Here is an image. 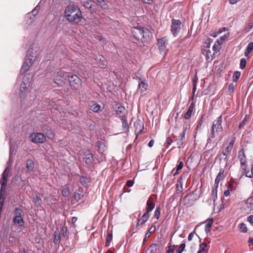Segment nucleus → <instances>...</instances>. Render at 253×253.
<instances>
[{"instance_id":"nucleus-14","label":"nucleus","mask_w":253,"mask_h":253,"mask_svg":"<svg viewBox=\"0 0 253 253\" xmlns=\"http://www.w3.org/2000/svg\"><path fill=\"white\" fill-rule=\"evenodd\" d=\"M41 128L42 131L45 133L46 136L49 139H51L53 138L54 134L50 127L46 125H43L42 126Z\"/></svg>"},{"instance_id":"nucleus-31","label":"nucleus","mask_w":253,"mask_h":253,"mask_svg":"<svg viewBox=\"0 0 253 253\" xmlns=\"http://www.w3.org/2000/svg\"><path fill=\"white\" fill-rule=\"evenodd\" d=\"M26 168L28 170L32 171L34 168V163L33 160L30 159L26 163Z\"/></svg>"},{"instance_id":"nucleus-45","label":"nucleus","mask_w":253,"mask_h":253,"mask_svg":"<svg viewBox=\"0 0 253 253\" xmlns=\"http://www.w3.org/2000/svg\"><path fill=\"white\" fill-rule=\"evenodd\" d=\"M244 173L245 174L246 177L252 178L253 177V173L252 172V170L251 172L248 170L247 171V168H245V169H242Z\"/></svg>"},{"instance_id":"nucleus-27","label":"nucleus","mask_w":253,"mask_h":253,"mask_svg":"<svg viewBox=\"0 0 253 253\" xmlns=\"http://www.w3.org/2000/svg\"><path fill=\"white\" fill-rule=\"evenodd\" d=\"M155 204L154 203L150 201V200H148L146 204V211L145 212H148V213L154 209L155 208Z\"/></svg>"},{"instance_id":"nucleus-29","label":"nucleus","mask_w":253,"mask_h":253,"mask_svg":"<svg viewBox=\"0 0 253 253\" xmlns=\"http://www.w3.org/2000/svg\"><path fill=\"white\" fill-rule=\"evenodd\" d=\"M90 109L93 112L97 113L101 110V106L97 103H93L91 105Z\"/></svg>"},{"instance_id":"nucleus-30","label":"nucleus","mask_w":253,"mask_h":253,"mask_svg":"<svg viewBox=\"0 0 253 253\" xmlns=\"http://www.w3.org/2000/svg\"><path fill=\"white\" fill-rule=\"evenodd\" d=\"M217 185H214V187L212 189L211 195V198L213 200V201H215V200L217 199V188H218Z\"/></svg>"},{"instance_id":"nucleus-43","label":"nucleus","mask_w":253,"mask_h":253,"mask_svg":"<svg viewBox=\"0 0 253 253\" xmlns=\"http://www.w3.org/2000/svg\"><path fill=\"white\" fill-rule=\"evenodd\" d=\"M84 6L87 8L91 9L92 8L90 0H85L84 1Z\"/></svg>"},{"instance_id":"nucleus-15","label":"nucleus","mask_w":253,"mask_h":253,"mask_svg":"<svg viewBox=\"0 0 253 253\" xmlns=\"http://www.w3.org/2000/svg\"><path fill=\"white\" fill-rule=\"evenodd\" d=\"M148 84L144 79L139 78L138 87L141 93L144 92L148 88Z\"/></svg>"},{"instance_id":"nucleus-39","label":"nucleus","mask_w":253,"mask_h":253,"mask_svg":"<svg viewBox=\"0 0 253 253\" xmlns=\"http://www.w3.org/2000/svg\"><path fill=\"white\" fill-rule=\"evenodd\" d=\"M156 227L155 225H152L148 230V232L145 234V237L149 238L152 233L154 232Z\"/></svg>"},{"instance_id":"nucleus-56","label":"nucleus","mask_w":253,"mask_h":253,"mask_svg":"<svg viewBox=\"0 0 253 253\" xmlns=\"http://www.w3.org/2000/svg\"><path fill=\"white\" fill-rule=\"evenodd\" d=\"M207 245L205 242L203 243L200 246V250L199 251L206 252L205 249L207 248Z\"/></svg>"},{"instance_id":"nucleus-36","label":"nucleus","mask_w":253,"mask_h":253,"mask_svg":"<svg viewBox=\"0 0 253 253\" xmlns=\"http://www.w3.org/2000/svg\"><path fill=\"white\" fill-rule=\"evenodd\" d=\"M241 76V72L240 71H235L233 75V81L237 82Z\"/></svg>"},{"instance_id":"nucleus-34","label":"nucleus","mask_w":253,"mask_h":253,"mask_svg":"<svg viewBox=\"0 0 253 253\" xmlns=\"http://www.w3.org/2000/svg\"><path fill=\"white\" fill-rule=\"evenodd\" d=\"M246 204L249 209H253V197H250L247 200Z\"/></svg>"},{"instance_id":"nucleus-38","label":"nucleus","mask_w":253,"mask_h":253,"mask_svg":"<svg viewBox=\"0 0 253 253\" xmlns=\"http://www.w3.org/2000/svg\"><path fill=\"white\" fill-rule=\"evenodd\" d=\"M232 151V149H231L230 147H228L227 146V147L223 150L222 154L226 156V158H224V160H226L227 161V155L231 153Z\"/></svg>"},{"instance_id":"nucleus-61","label":"nucleus","mask_w":253,"mask_h":253,"mask_svg":"<svg viewBox=\"0 0 253 253\" xmlns=\"http://www.w3.org/2000/svg\"><path fill=\"white\" fill-rule=\"evenodd\" d=\"M246 117H247V116H246V117L243 119V120H242L239 124V127L240 128L243 127L245 124H246Z\"/></svg>"},{"instance_id":"nucleus-57","label":"nucleus","mask_w":253,"mask_h":253,"mask_svg":"<svg viewBox=\"0 0 253 253\" xmlns=\"http://www.w3.org/2000/svg\"><path fill=\"white\" fill-rule=\"evenodd\" d=\"M190 124H188V123H185L184 125H183V130H182V132H184L185 133H186V131L190 129Z\"/></svg>"},{"instance_id":"nucleus-51","label":"nucleus","mask_w":253,"mask_h":253,"mask_svg":"<svg viewBox=\"0 0 253 253\" xmlns=\"http://www.w3.org/2000/svg\"><path fill=\"white\" fill-rule=\"evenodd\" d=\"M61 241V237L60 235H55L53 242L55 244H58Z\"/></svg>"},{"instance_id":"nucleus-44","label":"nucleus","mask_w":253,"mask_h":253,"mask_svg":"<svg viewBox=\"0 0 253 253\" xmlns=\"http://www.w3.org/2000/svg\"><path fill=\"white\" fill-rule=\"evenodd\" d=\"M125 110V108L124 106H123L121 105H119L117 107V109L116 110V112L117 113V114L118 115H120V114L124 112Z\"/></svg>"},{"instance_id":"nucleus-55","label":"nucleus","mask_w":253,"mask_h":253,"mask_svg":"<svg viewBox=\"0 0 253 253\" xmlns=\"http://www.w3.org/2000/svg\"><path fill=\"white\" fill-rule=\"evenodd\" d=\"M62 195L65 196L67 197L69 195L70 192L68 188H64L62 190Z\"/></svg>"},{"instance_id":"nucleus-58","label":"nucleus","mask_w":253,"mask_h":253,"mask_svg":"<svg viewBox=\"0 0 253 253\" xmlns=\"http://www.w3.org/2000/svg\"><path fill=\"white\" fill-rule=\"evenodd\" d=\"M67 228L66 227H62L61 229L60 232H61V234L62 236L65 237L67 234Z\"/></svg>"},{"instance_id":"nucleus-10","label":"nucleus","mask_w":253,"mask_h":253,"mask_svg":"<svg viewBox=\"0 0 253 253\" xmlns=\"http://www.w3.org/2000/svg\"><path fill=\"white\" fill-rule=\"evenodd\" d=\"M168 43V41L166 37L157 40V45L160 52H164Z\"/></svg>"},{"instance_id":"nucleus-28","label":"nucleus","mask_w":253,"mask_h":253,"mask_svg":"<svg viewBox=\"0 0 253 253\" xmlns=\"http://www.w3.org/2000/svg\"><path fill=\"white\" fill-rule=\"evenodd\" d=\"M209 46L203 50L202 53L206 56L207 60H209L212 57V54L211 50L209 49Z\"/></svg>"},{"instance_id":"nucleus-13","label":"nucleus","mask_w":253,"mask_h":253,"mask_svg":"<svg viewBox=\"0 0 253 253\" xmlns=\"http://www.w3.org/2000/svg\"><path fill=\"white\" fill-rule=\"evenodd\" d=\"M7 181L2 180V181L0 183L1 187L0 190V211H1L4 202V197L2 194V191H4L6 188Z\"/></svg>"},{"instance_id":"nucleus-37","label":"nucleus","mask_w":253,"mask_h":253,"mask_svg":"<svg viewBox=\"0 0 253 253\" xmlns=\"http://www.w3.org/2000/svg\"><path fill=\"white\" fill-rule=\"evenodd\" d=\"M239 227L240 231L243 233H246L248 231V229L246 225L244 223H241L239 224Z\"/></svg>"},{"instance_id":"nucleus-47","label":"nucleus","mask_w":253,"mask_h":253,"mask_svg":"<svg viewBox=\"0 0 253 253\" xmlns=\"http://www.w3.org/2000/svg\"><path fill=\"white\" fill-rule=\"evenodd\" d=\"M96 146L100 150H103L104 147H105V143L100 141H98L96 142Z\"/></svg>"},{"instance_id":"nucleus-64","label":"nucleus","mask_w":253,"mask_h":253,"mask_svg":"<svg viewBox=\"0 0 253 253\" xmlns=\"http://www.w3.org/2000/svg\"><path fill=\"white\" fill-rule=\"evenodd\" d=\"M248 221L251 224H253V215H250L248 217Z\"/></svg>"},{"instance_id":"nucleus-52","label":"nucleus","mask_w":253,"mask_h":253,"mask_svg":"<svg viewBox=\"0 0 253 253\" xmlns=\"http://www.w3.org/2000/svg\"><path fill=\"white\" fill-rule=\"evenodd\" d=\"M96 1L99 3L100 6L103 8H106V4L104 0H96Z\"/></svg>"},{"instance_id":"nucleus-33","label":"nucleus","mask_w":253,"mask_h":253,"mask_svg":"<svg viewBox=\"0 0 253 253\" xmlns=\"http://www.w3.org/2000/svg\"><path fill=\"white\" fill-rule=\"evenodd\" d=\"M207 221H208V222L205 226V231L207 233H208L209 232H210V228H211V225L213 223V219L212 218H209L207 220Z\"/></svg>"},{"instance_id":"nucleus-23","label":"nucleus","mask_w":253,"mask_h":253,"mask_svg":"<svg viewBox=\"0 0 253 253\" xmlns=\"http://www.w3.org/2000/svg\"><path fill=\"white\" fill-rule=\"evenodd\" d=\"M40 9V6L39 5H37L35 7V8L32 11L31 13H29L27 14V17H29L30 19L34 18L39 12Z\"/></svg>"},{"instance_id":"nucleus-41","label":"nucleus","mask_w":253,"mask_h":253,"mask_svg":"<svg viewBox=\"0 0 253 253\" xmlns=\"http://www.w3.org/2000/svg\"><path fill=\"white\" fill-rule=\"evenodd\" d=\"M113 239V235L112 233H109L107 235V238L106 239V246L108 247L110 246V243Z\"/></svg>"},{"instance_id":"nucleus-1","label":"nucleus","mask_w":253,"mask_h":253,"mask_svg":"<svg viewBox=\"0 0 253 253\" xmlns=\"http://www.w3.org/2000/svg\"><path fill=\"white\" fill-rule=\"evenodd\" d=\"M65 15L66 19L73 23H78L81 21L82 14L77 6L71 5L65 9Z\"/></svg>"},{"instance_id":"nucleus-5","label":"nucleus","mask_w":253,"mask_h":253,"mask_svg":"<svg viewBox=\"0 0 253 253\" xmlns=\"http://www.w3.org/2000/svg\"><path fill=\"white\" fill-rule=\"evenodd\" d=\"M35 59V56L31 55L29 53L26 55L25 62H24L20 70V74H25L32 65Z\"/></svg>"},{"instance_id":"nucleus-22","label":"nucleus","mask_w":253,"mask_h":253,"mask_svg":"<svg viewBox=\"0 0 253 253\" xmlns=\"http://www.w3.org/2000/svg\"><path fill=\"white\" fill-rule=\"evenodd\" d=\"M84 159L85 163L88 165H91L92 164L93 158V155L91 153L84 155Z\"/></svg>"},{"instance_id":"nucleus-7","label":"nucleus","mask_w":253,"mask_h":253,"mask_svg":"<svg viewBox=\"0 0 253 253\" xmlns=\"http://www.w3.org/2000/svg\"><path fill=\"white\" fill-rule=\"evenodd\" d=\"M31 141L35 143H42L45 140L44 135L40 132L33 133L30 136Z\"/></svg>"},{"instance_id":"nucleus-53","label":"nucleus","mask_w":253,"mask_h":253,"mask_svg":"<svg viewBox=\"0 0 253 253\" xmlns=\"http://www.w3.org/2000/svg\"><path fill=\"white\" fill-rule=\"evenodd\" d=\"M253 28V24L252 23L245 27L244 31L247 33L250 32Z\"/></svg>"},{"instance_id":"nucleus-11","label":"nucleus","mask_w":253,"mask_h":253,"mask_svg":"<svg viewBox=\"0 0 253 253\" xmlns=\"http://www.w3.org/2000/svg\"><path fill=\"white\" fill-rule=\"evenodd\" d=\"M152 37V35L150 30L143 27L141 41L142 42H147L150 40Z\"/></svg>"},{"instance_id":"nucleus-48","label":"nucleus","mask_w":253,"mask_h":253,"mask_svg":"<svg viewBox=\"0 0 253 253\" xmlns=\"http://www.w3.org/2000/svg\"><path fill=\"white\" fill-rule=\"evenodd\" d=\"M149 250H150L151 253H155L157 251V245L155 244L151 245L147 251Z\"/></svg>"},{"instance_id":"nucleus-24","label":"nucleus","mask_w":253,"mask_h":253,"mask_svg":"<svg viewBox=\"0 0 253 253\" xmlns=\"http://www.w3.org/2000/svg\"><path fill=\"white\" fill-rule=\"evenodd\" d=\"M179 137L180 139L177 142V145L179 148H181L185 141V133L184 132L180 133Z\"/></svg>"},{"instance_id":"nucleus-25","label":"nucleus","mask_w":253,"mask_h":253,"mask_svg":"<svg viewBox=\"0 0 253 253\" xmlns=\"http://www.w3.org/2000/svg\"><path fill=\"white\" fill-rule=\"evenodd\" d=\"M224 169L222 168L220 169L219 172L218 174V175L216 176L215 179V183L214 185H218V183L219 181H220L221 179L223 178V174H224Z\"/></svg>"},{"instance_id":"nucleus-49","label":"nucleus","mask_w":253,"mask_h":253,"mask_svg":"<svg viewBox=\"0 0 253 253\" xmlns=\"http://www.w3.org/2000/svg\"><path fill=\"white\" fill-rule=\"evenodd\" d=\"M185 248V244L184 243H182L180 245L179 248L177 249V250L176 251V253H182V252L184 250Z\"/></svg>"},{"instance_id":"nucleus-16","label":"nucleus","mask_w":253,"mask_h":253,"mask_svg":"<svg viewBox=\"0 0 253 253\" xmlns=\"http://www.w3.org/2000/svg\"><path fill=\"white\" fill-rule=\"evenodd\" d=\"M134 126L136 136L141 133L144 128L143 124L140 120L136 121L134 124Z\"/></svg>"},{"instance_id":"nucleus-8","label":"nucleus","mask_w":253,"mask_h":253,"mask_svg":"<svg viewBox=\"0 0 253 253\" xmlns=\"http://www.w3.org/2000/svg\"><path fill=\"white\" fill-rule=\"evenodd\" d=\"M181 22L179 20L172 19L170 26V30L172 35L175 37L179 32Z\"/></svg>"},{"instance_id":"nucleus-26","label":"nucleus","mask_w":253,"mask_h":253,"mask_svg":"<svg viewBox=\"0 0 253 253\" xmlns=\"http://www.w3.org/2000/svg\"><path fill=\"white\" fill-rule=\"evenodd\" d=\"M80 182L82 184V185L84 187H87L89 185L90 183V180L86 177L84 176H81L80 177Z\"/></svg>"},{"instance_id":"nucleus-20","label":"nucleus","mask_w":253,"mask_h":253,"mask_svg":"<svg viewBox=\"0 0 253 253\" xmlns=\"http://www.w3.org/2000/svg\"><path fill=\"white\" fill-rule=\"evenodd\" d=\"M194 108V104L193 102H192L189 106L187 111L185 113L184 115V118L185 119L188 120L191 117L192 113L193 111Z\"/></svg>"},{"instance_id":"nucleus-50","label":"nucleus","mask_w":253,"mask_h":253,"mask_svg":"<svg viewBox=\"0 0 253 253\" xmlns=\"http://www.w3.org/2000/svg\"><path fill=\"white\" fill-rule=\"evenodd\" d=\"M173 142V139L171 137H168L166 139V142L165 143V147L167 148H169V145L171 144Z\"/></svg>"},{"instance_id":"nucleus-19","label":"nucleus","mask_w":253,"mask_h":253,"mask_svg":"<svg viewBox=\"0 0 253 253\" xmlns=\"http://www.w3.org/2000/svg\"><path fill=\"white\" fill-rule=\"evenodd\" d=\"M22 217L21 216H15L13 218L14 223L19 228L24 226V221Z\"/></svg>"},{"instance_id":"nucleus-59","label":"nucleus","mask_w":253,"mask_h":253,"mask_svg":"<svg viewBox=\"0 0 253 253\" xmlns=\"http://www.w3.org/2000/svg\"><path fill=\"white\" fill-rule=\"evenodd\" d=\"M246 49L251 52V51L253 50V42H250L248 44Z\"/></svg>"},{"instance_id":"nucleus-62","label":"nucleus","mask_w":253,"mask_h":253,"mask_svg":"<svg viewBox=\"0 0 253 253\" xmlns=\"http://www.w3.org/2000/svg\"><path fill=\"white\" fill-rule=\"evenodd\" d=\"M8 240L10 243H14L16 242V238L15 236L10 235Z\"/></svg>"},{"instance_id":"nucleus-18","label":"nucleus","mask_w":253,"mask_h":253,"mask_svg":"<svg viewBox=\"0 0 253 253\" xmlns=\"http://www.w3.org/2000/svg\"><path fill=\"white\" fill-rule=\"evenodd\" d=\"M150 216V214L148 213V212H145L143 215L141 216V218L137 220V223L136 226L140 225H143L145 222L147 221Z\"/></svg>"},{"instance_id":"nucleus-12","label":"nucleus","mask_w":253,"mask_h":253,"mask_svg":"<svg viewBox=\"0 0 253 253\" xmlns=\"http://www.w3.org/2000/svg\"><path fill=\"white\" fill-rule=\"evenodd\" d=\"M96 63L101 68H106L107 66V62L105 58L102 55H98L95 58Z\"/></svg>"},{"instance_id":"nucleus-63","label":"nucleus","mask_w":253,"mask_h":253,"mask_svg":"<svg viewBox=\"0 0 253 253\" xmlns=\"http://www.w3.org/2000/svg\"><path fill=\"white\" fill-rule=\"evenodd\" d=\"M133 184H134L133 180H129L126 182V185L128 187H131L133 185Z\"/></svg>"},{"instance_id":"nucleus-2","label":"nucleus","mask_w":253,"mask_h":253,"mask_svg":"<svg viewBox=\"0 0 253 253\" xmlns=\"http://www.w3.org/2000/svg\"><path fill=\"white\" fill-rule=\"evenodd\" d=\"M222 115H220L215 120L212 125L211 132L210 133V137L208 139V143H211L212 141L211 139L214 138L215 137V131L216 132H220L223 130V127L222 126Z\"/></svg>"},{"instance_id":"nucleus-60","label":"nucleus","mask_w":253,"mask_h":253,"mask_svg":"<svg viewBox=\"0 0 253 253\" xmlns=\"http://www.w3.org/2000/svg\"><path fill=\"white\" fill-rule=\"evenodd\" d=\"M235 85L233 83H230L229 84L228 90L230 92H233L234 90Z\"/></svg>"},{"instance_id":"nucleus-40","label":"nucleus","mask_w":253,"mask_h":253,"mask_svg":"<svg viewBox=\"0 0 253 253\" xmlns=\"http://www.w3.org/2000/svg\"><path fill=\"white\" fill-rule=\"evenodd\" d=\"M9 172V170H8V168H6L5 170H4L2 174V179L4 181H7V177H8V174Z\"/></svg>"},{"instance_id":"nucleus-6","label":"nucleus","mask_w":253,"mask_h":253,"mask_svg":"<svg viewBox=\"0 0 253 253\" xmlns=\"http://www.w3.org/2000/svg\"><path fill=\"white\" fill-rule=\"evenodd\" d=\"M69 82L70 85L72 89H77L81 85V80L75 74L71 76L68 75L67 77Z\"/></svg>"},{"instance_id":"nucleus-35","label":"nucleus","mask_w":253,"mask_h":253,"mask_svg":"<svg viewBox=\"0 0 253 253\" xmlns=\"http://www.w3.org/2000/svg\"><path fill=\"white\" fill-rule=\"evenodd\" d=\"M15 216H23L24 212L20 208H16L14 211Z\"/></svg>"},{"instance_id":"nucleus-9","label":"nucleus","mask_w":253,"mask_h":253,"mask_svg":"<svg viewBox=\"0 0 253 253\" xmlns=\"http://www.w3.org/2000/svg\"><path fill=\"white\" fill-rule=\"evenodd\" d=\"M238 158L240 160L241 168L245 169V168H247V164L246 157L243 149H242L239 151Z\"/></svg>"},{"instance_id":"nucleus-32","label":"nucleus","mask_w":253,"mask_h":253,"mask_svg":"<svg viewBox=\"0 0 253 253\" xmlns=\"http://www.w3.org/2000/svg\"><path fill=\"white\" fill-rule=\"evenodd\" d=\"M34 201L36 205L41 206L42 200L39 193L36 194L35 195L34 197Z\"/></svg>"},{"instance_id":"nucleus-46","label":"nucleus","mask_w":253,"mask_h":253,"mask_svg":"<svg viewBox=\"0 0 253 253\" xmlns=\"http://www.w3.org/2000/svg\"><path fill=\"white\" fill-rule=\"evenodd\" d=\"M246 63L247 61L245 58H243L241 59L240 63V68L241 69H244L246 66Z\"/></svg>"},{"instance_id":"nucleus-54","label":"nucleus","mask_w":253,"mask_h":253,"mask_svg":"<svg viewBox=\"0 0 253 253\" xmlns=\"http://www.w3.org/2000/svg\"><path fill=\"white\" fill-rule=\"evenodd\" d=\"M178 164L176 166V169L177 171H179L182 169V168L183 167V163L182 161L178 160Z\"/></svg>"},{"instance_id":"nucleus-3","label":"nucleus","mask_w":253,"mask_h":253,"mask_svg":"<svg viewBox=\"0 0 253 253\" xmlns=\"http://www.w3.org/2000/svg\"><path fill=\"white\" fill-rule=\"evenodd\" d=\"M54 83L58 86H62L64 84L65 80H66L68 77V73L61 69H57L53 73Z\"/></svg>"},{"instance_id":"nucleus-21","label":"nucleus","mask_w":253,"mask_h":253,"mask_svg":"<svg viewBox=\"0 0 253 253\" xmlns=\"http://www.w3.org/2000/svg\"><path fill=\"white\" fill-rule=\"evenodd\" d=\"M122 127L123 129L125 132H127L128 131L129 127L127 121V117L125 115H123L122 116Z\"/></svg>"},{"instance_id":"nucleus-42","label":"nucleus","mask_w":253,"mask_h":253,"mask_svg":"<svg viewBox=\"0 0 253 253\" xmlns=\"http://www.w3.org/2000/svg\"><path fill=\"white\" fill-rule=\"evenodd\" d=\"M160 211H161V208H160V206L157 207V208L155 211V212H154V217L157 219H158L160 218Z\"/></svg>"},{"instance_id":"nucleus-17","label":"nucleus","mask_w":253,"mask_h":253,"mask_svg":"<svg viewBox=\"0 0 253 253\" xmlns=\"http://www.w3.org/2000/svg\"><path fill=\"white\" fill-rule=\"evenodd\" d=\"M143 27L134 28L132 31V34L136 40H141Z\"/></svg>"},{"instance_id":"nucleus-4","label":"nucleus","mask_w":253,"mask_h":253,"mask_svg":"<svg viewBox=\"0 0 253 253\" xmlns=\"http://www.w3.org/2000/svg\"><path fill=\"white\" fill-rule=\"evenodd\" d=\"M32 76L30 74L25 75L23 79V82L21 84L20 91V97H24V93L28 90V87L30 86Z\"/></svg>"}]
</instances>
